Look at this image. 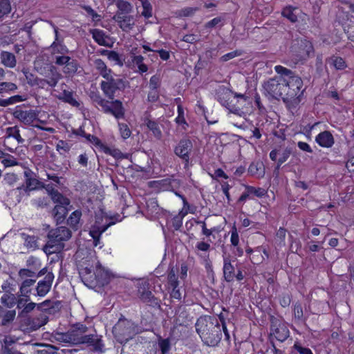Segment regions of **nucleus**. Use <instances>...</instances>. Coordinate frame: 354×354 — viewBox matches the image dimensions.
Listing matches in <instances>:
<instances>
[{
  "label": "nucleus",
  "mask_w": 354,
  "mask_h": 354,
  "mask_svg": "<svg viewBox=\"0 0 354 354\" xmlns=\"http://www.w3.org/2000/svg\"><path fill=\"white\" fill-rule=\"evenodd\" d=\"M23 73L25 75V77L27 80V82L29 85L33 86H39L41 87H44V80L41 78H39L32 73H30L28 71H23Z\"/></svg>",
  "instance_id": "nucleus-29"
},
{
  "label": "nucleus",
  "mask_w": 354,
  "mask_h": 354,
  "mask_svg": "<svg viewBox=\"0 0 354 354\" xmlns=\"http://www.w3.org/2000/svg\"><path fill=\"white\" fill-rule=\"evenodd\" d=\"M36 279H29L24 280L19 288V292L21 293V296H24V297H29V295L30 293V287L34 285L35 283Z\"/></svg>",
  "instance_id": "nucleus-35"
},
{
  "label": "nucleus",
  "mask_w": 354,
  "mask_h": 354,
  "mask_svg": "<svg viewBox=\"0 0 354 354\" xmlns=\"http://www.w3.org/2000/svg\"><path fill=\"white\" fill-rule=\"evenodd\" d=\"M17 89V86L12 82H0V93L14 91Z\"/></svg>",
  "instance_id": "nucleus-46"
},
{
  "label": "nucleus",
  "mask_w": 354,
  "mask_h": 354,
  "mask_svg": "<svg viewBox=\"0 0 354 354\" xmlns=\"http://www.w3.org/2000/svg\"><path fill=\"white\" fill-rule=\"evenodd\" d=\"M68 205H55L53 210V215L57 223H62L68 213Z\"/></svg>",
  "instance_id": "nucleus-25"
},
{
  "label": "nucleus",
  "mask_w": 354,
  "mask_h": 354,
  "mask_svg": "<svg viewBox=\"0 0 354 354\" xmlns=\"http://www.w3.org/2000/svg\"><path fill=\"white\" fill-rule=\"evenodd\" d=\"M293 313L295 318L298 320H301L304 317L303 309L301 305L299 303H296L294 306Z\"/></svg>",
  "instance_id": "nucleus-54"
},
{
  "label": "nucleus",
  "mask_w": 354,
  "mask_h": 354,
  "mask_svg": "<svg viewBox=\"0 0 354 354\" xmlns=\"http://www.w3.org/2000/svg\"><path fill=\"white\" fill-rule=\"evenodd\" d=\"M316 142L321 147L325 148L331 147L335 142L332 133L328 131L319 133L315 138Z\"/></svg>",
  "instance_id": "nucleus-18"
},
{
  "label": "nucleus",
  "mask_w": 354,
  "mask_h": 354,
  "mask_svg": "<svg viewBox=\"0 0 354 354\" xmlns=\"http://www.w3.org/2000/svg\"><path fill=\"white\" fill-rule=\"evenodd\" d=\"M94 66L99 74L104 79L109 78V75L112 73L111 69L108 68L104 62L101 59H96L94 61Z\"/></svg>",
  "instance_id": "nucleus-27"
},
{
  "label": "nucleus",
  "mask_w": 354,
  "mask_h": 354,
  "mask_svg": "<svg viewBox=\"0 0 354 354\" xmlns=\"http://www.w3.org/2000/svg\"><path fill=\"white\" fill-rule=\"evenodd\" d=\"M146 124L157 139H160L162 138V131L158 124L156 121L147 119L146 120Z\"/></svg>",
  "instance_id": "nucleus-36"
},
{
  "label": "nucleus",
  "mask_w": 354,
  "mask_h": 354,
  "mask_svg": "<svg viewBox=\"0 0 354 354\" xmlns=\"http://www.w3.org/2000/svg\"><path fill=\"white\" fill-rule=\"evenodd\" d=\"M88 328L81 323H76L68 329L71 344H86L92 346L95 351H102L104 346L101 338L97 335L87 334Z\"/></svg>",
  "instance_id": "nucleus-3"
},
{
  "label": "nucleus",
  "mask_w": 354,
  "mask_h": 354,
  "mask_svg": "<svg viewBox=\"0 0 354 354\" xmlns=\"http://www.w3.org/2000/svg\"><path fill=\"white\" fill-rule=\"evenodd\" d=\"M71 57L69 56L62 55L55 57V64L58 66H66V64L69 62Z\"/></svg>",
  "instance_id": "nucleus-62"
},
{
  "label": "nucleus",
  "mask_w": 354,
  "mask_h": 354,
  "mask_svg": "<svg viewBox=\"0 0 354 354\" xmlns=\"http://www.w3.org/2000/svg\"><path fill=\"white\" fill-rule=\"evenodd\" d=\"M245 189L248 190V193H249L250 195L254 194L259 198L263 196L266 194V190L261 187L256 188L252 186L247 185L245 186Z\"/></svg>",
  "instance_id": "nucleus-44"
},
{
  "label": "nucleus",
  "mask_w": 354,
  "mask_h": 354,
  "mask_svg": "<svg viewBox=\"0 0 354 354\" xmlns=\"http://www.w3.org/2000/svg\"><path fill=\"white\" fill-rule=\"evenodd\" d=\"M295 8L292 7H286L282 11V15L289 19L291 22H296L297 21V16L294 13Z\"/></svg>",
  "instance_id": "nucleus-41"
},
{
  "label": "nucleus",
  "mask_w": 354,
  "mask_h": 354,
  "mask_svg": "<svg viewBox=\"0 0 354 354\" xmlns=\"http://www.w3.org/2000/svg\"><path fill=\"white\" fill-rule=\"evenodd\" d=\"M192 148L193 145L190 140L182 139L175 147L174 153L187 164Z\"/></svg>",
  "instance_id": "nucleus-11"
},
{
  "label": "nucleus",
  "mask_w": 354,
  "mask_h": 354,
  "mask_svg": "<svg viewBox=\"0 0 354 354\" xmlns=\"http://www.w3.org/2000/svg\"><path fill=\"white\" fill-rule=\"evenodd\" d=\"M19 276L21 278H25V277H36V272L35 271H32L30 269H21L19 271Z\"/></svg>",
  "instance_id": "nucleus-58"
},
{
  "label": "nucleus",
  "mask_w": 354,
  "mask_h": 354,
  "mask_svg": "<svg viewBox=\"0 0 354 354\" xmlns=\"http://www.w3.org/2000/svg\"><path fill=\"white\" fill-rule=\"evenodd\" d=\"M159 346L162 354H167L171 348V344L169 339H164L159 342Z\"/></svg>",
  "instance_id": "nucleus-53"
},
{
  "label": "nucleus",
  "mask_w": 354,
  "mask_h": 354,
  "mask_svg": "<svg viewBox=\"0 0 354 354\" xmlns=\"http://www.w3.org/2000/svg\"><path fill=\"white\" fill-rule=\"evenodd\" d=\"M197 10V8H184L179 11V15L182 17H190L192 16Z\"/></svg>",
  "instance_id": "nucleus-55"
},
{
  "label": "nucleus",
  "mask_w": 354,
  "mask_h": 354,
  "mask_svg": "<svg viewBox=\"0 0 354 354\" xmlns=\"http://www.w3.org/2000/svg\"><path fill=\"white\" fill-rule=\"evenodd\" d=\"M78 65L77 61L71 58L69 62L64 67L63 72L66 74H74L77 72Z\"/></svg>",
  "instance_id": "nucleus-39"
},
{
  "label": "nucleus",
  "mask_w": 354,
  "mask_h": 354,
  "mask_svg": "<svg viewBox=\"0 0 354 354\" xmlns=\"http://www.w3.org/2000/svg\"><path fill=\"white\" fill-rule=\"evenodd\" d=\"M1 63L6 67L13 68L16 66L15 55L8 51H2L0 54Z\"/></svg>",
  "instance_id": "nucleus-24"
},
{
  "label": "nucleus",
  "mask_w": 354,
  "mask_h": 354,
  "mask_svg": "<svg viewBox=\"0 0 354 354\" xmlns=\"http://www.w3.org/2000/svg\"><path fill=\"white\" fill-rule=\"evenodd\" d=\"M327 62L333 65L337 70H343L346 67L345 61L340 57L333 56L328 58Z\"/></svg>",
  "instance_id": "nucleus-37"
},
{
  "label": "nucleus",
  "mask_w": 354,
  "mask_h": 354,
  "mask_svg": "<svg viewBox=\"0 0 354 354\" xmlns=\"http://www.w3.org/2000/svg\"><path fill=\"white\" fill-rule=\"evenodd\" d=\"M118 126L121 136L123 139H127L131 136V131L127 124L124 123H119Z\"/></svg>",
  "instance_id": "nucleus-49"
},
{
  "label": "nucleus",
  "mask_w": 354,
  "mask_h": 354,
  "mask_svg": "<svg viewBox=\"0 0 354 354\" xmlns=\"http://www.w3.org/2000/svg\"><path fill=\"white\" fill-rule=\"evenodd\" d=\"M16 317L15 310H9L0 306V326L9 327Z\"/></svg>",
  "instance_id": "nucleus-15"
},
{
  "label": "nucleus",
  "mask_w": 354,
  "mask_h": 354,
  "mask_svg": "<svg viewBox=\"0 0 354 354\" xmlns=\"http://www.w3.org/2000/svg\"><path fill=\"white\" fill-rule=\"evenodd\" d=\"M47 191L49 195L51 197V199L54 203H58L57 205H69L70 200L66 197H64L61 193H59L57 190L54 189L51 186L48 185L47 186Z\"/></svg>",
  "instance_id": "nucleus-23"
},
{
  "label": "nucleus",
  "mask_w": 354,
  "mask_h": 354,
  "mask_svg": "<svg viewBox=\"0 0 354 354\" xmlns=\"http://www.w3.org/2000/svg\"><path fill=\"white\" fill-rule=\"evenodd\" d=\"M89 97L95 106H100L101 111L113 115L116 119L124 117L125 109L119 100L109 101L103 98L97 92L91 91Z\"/></svg>",
  "instance_id": "nucleus-5"
},
{
  "label": "nucleus",
  "mask_w": 354,
  "mask_h": 354,
  "mask_svg": "<svg viewBox=\"0 0 354 354\" xmlns=\"http://www.w3.org/2000/svg\"><path fill=\"white\" fill-rule=\"evenodd\" d=\"M2 306L6 308H12L16 304V297L12 293H5L1 297Z\"/></svg>",
  "instance_id": "nucleus-33"
},
{
  "label": "nucleus",
  "mask_w": 354,
  "mask_h": 354,
  "mask_svg": "<svg viewBox=\"0 0 354 354\" xmlns=\"http://www.w3.org/2000/svg\"><path fill=\"white\" fill-rule=\"evenodd\" d=\"M48 321V316L44 313L35 317H29L26 319V322L31 330H36L40 327L44 326Z\"/></svg>",
  "instance_id": "nucleus-20"
},
{
  "label": "nucleus",
  "mask_w": 354,
  "mask_h": 354,
  "mask_svg": "<svg viewBox=\"0 0 354 354\" xmlns=\"http://www.w3.org/2000/svg\"><path fill=\"white\" fill-rule=\"evenodd\" d=\"M45 77L46 79H43L44 81V86L45 84H48L51 87H55L57 84L59 80L62 77V75L55 66L50 65L47 66V72Z\"/></svg>",
  "instance_id": "nucleus-14"
},
{
  "label": "nucleus",
  "mask_w": 354,
  "mask_h": 354,
  "mask_svg": "<svg viewBox=\"0 0 354 354\" xmlns=\"http://www.w3.org/2000/svg\"><path fill=\"white\" fill-rule=\"evenodd\" d=\"M58 98L75 107H79L80 105V104L73 97V94L71 91L64 90L62 95L59 96Z\"/></svg>",
  "instance_id": "nucleus-31"
},
{
  "label": "nucleus",
  "mask_w": 354,
  "mask_h": 354,
  "mask_svg": "<svg viewBox=\"0 0 354 354\" xmlns=\"http://www.w3.org/2000/svg\"><path fill=\"white\" fill-rule=\"evenodd\" d=\"M168 281L171 286H178V281L176 276L174 268H171L168 274Z\"/></svg>",
  "instance_id": "nucleus-57"
},
{
  "label": "nucleus",
  "mask_w": 354,
  "mask_h": 354,
  "mask_svg": "<svg viewBox=\"0 0 354 354\" xmlns=\"http://www.w3.org/2000/svg\"><path fill=\"white\" fill-rule=\"evenodd\" d=\"M108 59L111 61L115 62L117 64L120 66L123 65L122 60L120 59L119 54L115 51L111 50L109 55Z\"/></svg>",
  "instance_id": "nucleus-59"
},
{
  "label": "nucleus",
  "mask_w": 354,
  "mask_h": 354,
  "mask_svg": "<svg viewBox=\"0 0 354 354\" xmlns=\"http://www.w3.org/2000/svg\"><path fill=\"white\" fill-rule=\"evenodd\" d=\"M113 19L117 22L119 27L125 32H129L132 30L135 25L134 18L130 15H120V14H115L113 17Z\"/></svg>",
  "instance_id": "nucleus-12"
},
{
  "label": "nucleus",
  "mask_w": 354,
  "mask_h": 354,
  "mask_svg": "<svg viewBox=\"0 0 354 354\" xmlns=\"http://www.w3.org/2000/svg\"><path fill=\"white\" fill-rule=\"evenodd\" d=\"M11 10L9 0H0V18L8 15Z\"/></svg>",
  "instance_id": "nucleus-42"
},
{
  "label": "nucleus",
  "mask_w": 354,
  "mask_h": 354,
  "mask_svg": "<svg viewBox=\"0 0 354 354\" xmlns=\"http://www.w3.org/2000/svg\"><path fill=\"white\" fill-rule=\"evenodd\" d=\"M5 183L9 186H14L18 180L17 175L14 173L6 174L3 178Z\"/></svg>",
  "instance_id": "nucleus-48"
},
{
  "label": "nucleus",
  "mask_w": 354,
  "mask_h": 354,
  "mask_svg": "<svg viewBox=\"0 0 354 354\" xmlns=\"http://www.w3.org/2000/svg\"><path fill=\"white\" fill-rule=\"evenodd\" d=\"M139 297L145 303L149 304L153 307L160 306L158 299L154 297L152 292L147 290L145 286L140 287L138 290Z\"/></svg>",
  "instance_id": "nucleus-19"
},
{
  "label": "nucleus",
  "mask_w": 354,
  "mask_h": 354,
  "mask_svg": "<svg viewBox=\"0 0 354 354\" xmlns=\"http://www.w3.org/2000/svg\"><path fill=\"white\" fill-rule=\"evenodd\" d=\"M61 306V301L48 299L38 304L37 309L43 312H46L48 314H55L60 310Z\"/></svg>",
  "instance_id": "nucleus-16"
},
{
  "label": "nucleus",
  "mask_w": 354,
  "mask_h": 354,
  "mask_svg": "<svg viewBox=\"0 0 354 354\" xmlns=\"http://www.w3.org/2000/svg\"><path fill=\"white\" fill-rule=\"evenodd\" d=\"M82 216V212L80 210H75L73 212L67 220V223L72 227H76L80 218Z\"/></svg>",
  "instance_id": "nucleus-38"
},
{
  "label": "nucleus",
  "mask_w": 354,
  "mask_h": 354,
  "mask_svg": "<svg viewBox=\"0 0 354 354\" xmlns=\"http://www.w3.org/2000/svg\"><path fill=\"white\" fill-rule=\"evenodd\" d=\"M71 235V231L64 226L50 230L47 235L48 241L43 248L44 252L50 255L61 251L64 247L62 242L69 240Z\"/></svg>",
  "instance_id": "nucleus-4"
},
{
  "label": "nucleus",
  "mask_w": 354,
  "mask_h": 354,
  "mask_svg": "<svg viewBox=\"0 0 354 354\" xmlns=\"http://www.w3.org/2000/svg\"><path fill=\"white\" fill-rule=\"evenodd\" d=\"M241 55V53L238 50L232 51L230 53H228L224 55H223L220 60L223 62H227L237 56H239Z\"/></svg>",
  "instance_id": "nucleus-60"
},
{
  "label": "nucleus",
  "mask_w": 354,
  "mask_h": 354,
  "mask_svg": "<svg viewBox=\"0 0 354 354\" xmlns=\"http://www.w3.org/2000/svg\"><path fill=\"white\" fill-rule=\"evenodd\" d=\"M136 48L132 49L130 53L131 62L133 64H136L138 71L140 73H146L148 71V66L144 64V57L142 55H137L133 52Z\"/></svg>",
  "instance_id": "nucleus-26"
},
{
  "label": "nucleus",
  "mask_w": 354,
  "mask_h": 354,
  "mask_svg": "<svg viewBox=\"0 0 354 354\" xmlns=\"http://www.w3.org/2000/svg\"><path fill=\"white\" fill-rule=\"evenodd\" d=\"M176 122L178 124H183L185 126H188V124L185 121L184 117V110L181 105L178 106V116L176 118Z\"/></svg>",
  "instance_id": "nucleus-50"
},
{
  "label": "nucleus",
  "mask_w": 354,
  "mask_h": 354,
  "mask_svg": "<svg viewBox=\"0 0 354 354\" xmlns=\"http://www.w3.org/2000/svg\"><path fill=\"white\" fill-rule=\"evenodd\" d=\"M223 277L227 282H232L235 277V269L229 257L223 259Z\"/></svg>",
  "instance_id": "nucleus-22"
},
{
  "label": "nucleus",
  "mask_w": 354,
  "mask_h": 354,
  "mask_svg": "<svg viewBox=\"0 0 354 354\" xmlns=\"http://www.w3.org/2000/svg\"><path fill=\"white\" fill-rule=\"evenodd\" d=\"M6 138H14L17 140V142L22 144L24 142V139L21 138L19 133V129L17 126L8 127L6 129Z\"/></svg>",
  "instance_id": "nucleus-34"
},
{
  "label": "nucleus",
  "mask_w": 354,
  "mask_h": 354,
  "mask_svg": "<svg viewBox=\"0 0 354 354\" xmlns=\"http://www.w3.org/2000/svg\"><path fill=\"white\" fill-rule=\"evenodd\" d=\"M223 21V19L221 17H215L209 21L207 22L205 25V27L207 28H214L221 24Z\"/></svg>",
  "instance_id": "nucleus-63"
},
{
  "label": "nucleus",
  "mask_w": 354,
  "mask_h": 354,
  "mask_svg": "<svg viewBox=\"0 0 354 354\" xmlns=\"http://www.w3.org/2000/svg\"><path fill=\"white\" fill-rule=\"evenodd\" d=\"M230 242L235 247H237L239 243V236L235 225L232 227L231 230Z\"/></svg>",
  "instance_id": "nucleus-52"
},
{
  "label": "nucleus",
  "mask_w": 354,
  "mask_h": 354,
  "mask_svg": "<svg viewBox=\"0 0 354 354\" xmlns=\"http://www.w3.org/2000/svg\"><path fill=\"white\" fill-rule=\"evenodd\" d=\"M115 5L118 9L115 14L120 15H129L133 10L132 5L126 1L118 0L115 1Z\"/></svg>",
  "instance_id": "nucleus-28"
},
{
  "label": "nucleus",
  "mask_w": 354,
  "mask_h": 354,
  "mask_svg": "<svg viewBox=\"0 0 354 354\" xmlns=\"http://www.w3.org/2000/svg\"><path fill=\"white\" fill-rule=\"evenodd\" d=\"M105 80L106 81L101 82L100 87L104 94L110 100L114 99L116 91L124 90L127 83L122 79H114L111 74Z\"/></svg>",
  "instance_id": "nucleus-8"
},
{
  "label": "nucleus",
  "mask_w": 354,
  "mask_h": 354,
  "mask_svg": "<svg viewBox=\"0 0 354 354\" xmlns=\"http://www.w3.org/2000/svg\"><path fill=\"white\" fill-rule=\"evenodd\" d=\"M183 215L178 214L175 216L171 220L172 227L175 230H178L183 224Z\"/></svg>",
  "instance_id": "nucleus-51"
},
{
  "label": "nucleus",
  "mask_w": 354,
  "mask_h": 354,
  "mask_svg": "<svg viewBox=\"0 0 354 354\" xmlns=\"http://www.w3.org/2000/svg\"><path fill=\"white\" fill-rule=\"evenodd\" d=\"M53 278L52 273H48L44 280L38 282L36 288L37 295L44 297L49 292Z\"/></svg>",
  "instance_id": "nucleus-17"
},
{
  "label": "nucleus",
  "mask_w": 354,
  "mask_h": 354,
  "mask_svg": "<svg viewBox=\"0 0 354 354\" xmlns=\"http://www.w3.org/2000/svg\"><path fill=\"white\" fill-rule=\"evenodd\" d=\"M21 236L24 239V245L27 248H30V249H32V250H35V249L38 248V245H37V239H38L37 236H30L25 233H21Z\"/></svg>",
  "instance_id": "nucleus-30"
},
{
  "label": "nucleus",
  "mask_w": 354,
  "mask_h": 354,
  "mask_svg": "<svg viewBox=\"0 0 354 354\" xmlns=\"http://www.w3.org/2000/svg\"><path fill=\"white\" fill-rule=\"evenodd\" d=\"M286 79L281 76H276L265 82L263 86L266 93L272 98L281 97L283 100L286 84Z\"/></svg>",
  "instance_id": "nucleus-7"
},
{
  "label": "nucleus",
  "mask_w": 354,
  "mask_h": 354,
  "mask_svg": "<svg viewBox=\"0 0 354 354\" xmlns=\"http://www.w3.org/2000/svg\"><path fill=\"white\" fill-rule=\"evenodd\" d=\"M12 115L23 124L31 125L34 121L37 120L38 113L35 110H25L21 106H17L15 109Z\"/></svg>",
  "instance_id": "nucleus-10"
},
{
  "label": "nucleus",
  "mask_w": 354,
  "mask_h": 354,
  "mask_svg": "<svg viewBox=\"0 0 354 354\" xmlns=\"http://www.w3.org/2000/svg\"><path fill=\"white\" fill-rule=\"evenodd\" d=\"M275 71L278 74H281V76L284 78H289L291 76H295V73L290 69H288L282 66H276L274 67Z\"/></svg>",
  "instance_id": "nucleus-43"
},
{
  "label": "nucleus",
  "mask_w": 354,
  "mask_h": 354,
  "mask_svg": "<svg viewBox=\"0 0 354 354\" xmlns=\"http://www.w3.org/2000/svg\"><path fill=\"white\" fill-rule=\"evenodd\" d=\"M55 338L58 342L71 344L68 330L66 333H56L55 334Z\"/></svg>",
  "instance_id": "nucleus-47"
},
{
  "label": "nucleus",
  "mask_w": 354,
  "mask_h": 354,
  "mask_svg": "<svg viewBox=\"0 0 354 354\" xmlns=\"http://www.w3.org/2000/svg\"><path fill=\"white\" fill-rule=\"evenodd\" d=\"M140 328L133 322L125 318H120L113 328V333L118 342L126 343L139 333Z\"/></svg>",
  "instance_id": "nucleus-6"
},
{
  "label": "nucleus",
  "mask_w": 354,
  "mask_h": 354,
  "mask_svg": "<svg viewBox=\"0 0 354 354\" xmlns=\"http://www.w3.org/2000/svg\"><path fill=\"white\" fill-rule=\"evenodd\" d=\"M277 321L272 322L271 330L275 338L282 342L288 337L289 330L284 325H277Z\"/></svg>",
  "instance_id": "nucleus-21"
},
{
  "label": "nucleus",
  "mask_w": 354,
  "mask_h": 354,
  "mask_svg": "<svg viewBox=\"0 0 354 354\" xmlns=\"http://www.w3.org/2000/svg\"><path fill=\"white\" fill-rule=\"evenodd\" d=\"M143 10L142 15L145 18H149L152 16V6L148 0H144L141 2Z\"/></svg>",
  "instance_id": "nucleus-45"
},
{
  "label": "nucleus",
  "mask_w": 354,
  "mask_h": 354,
  "mask_svg": "<svg viewBox=\"0 0 354 354\" xmlns=\"http://www.w3.org/2000/svg\"><path fill=\"white\" fill-rule=\"evenodd\" d=\"M159 99V92L156 89H150L148 96L147 100L150 102H156Z\"/></svg>",
  "instance_id": "nucleus-61"
},
{
  "label": "nucleus",
  "mask_w": 354,
  "mask_h": 354,
  "mask_svg": "<svg viewBox=\"0 0 354 354\" xmlns=\"http://www.w3.org/2000/svg\"><path fill=\"white\" fill-rule=\"evenodd\" d=\"M195 327L205 345L215 346L220 342L222 338L221 326L217 319L201 316L197 319Z\"/></svg>",
  "instance_id": "nucleus-1"
},
{
  "label": "nucleus",
  "mask_w": 354,
  "mask_h": 354,
  "mask_svg": "<svg viewBox=\"0 0 354 354\" xmlns=\"http://www.w3.org/2000/svg\"><path fill=\"white\" fill-rule=\"evenodd\" d=\"M286 84L283 102L288 109L293 113L301 102L304 91L303 81L300 77L295 75L286 78Z\"/></svg>",
  "instance_id": "nucleus-2"
},
{
  "label": "nucleus",
  "mask_w": 354,
  "mask_h": 354,
  "mask_svg": "<svg viewBox=\"0 0 354 354\" xmlns=\"http://www.w3.org/2000/svg\"><path fill=\"white\" fill-rule=\"evenodd\" d=\"M160 86V80L158 75H153L149 80V88L150 89H156Z\"/></svg>",
  "instance_id": "nucleus-56"
},
{
  "label": "nucleus",
  "mask_w": 354,
  "mask_h": 354,
  "mask_svg": "<svg viewBox=\"0 0 354 354\" xmlns=\"http://www.w3.org/2000/svg\"><path fill=\"white\" fill-rule=\"evenodd\" d=\"M93 39L100 46H109L106 41L108 37L102 30L95 29L92 32Z\"/></svg>",
  "instance_id": "nucleus-32"
},
{
  "label": "nucleus",
  "mask_w": 354,
  "mask_h": 354,
  "mask_svg": "<svg viewBox=\"0 0 354 354\" xmlns=\"http://www.w3.org/2000/svg\"><path fill=\"white\" fill-rule=\"evenodd\" d=\"M54 53L65 54L68 52V48L62 44V41H53L50 45Z\"/></svg>",
  "instance_id": "nucleus-40"
},
{
  "label": "nucleus",
  "mask_w": 354,
  "mask_h": 354,
  "mask_svg": "<svg viewBox=\"0 0 354 354\" xmlns=\"http://www.w3.org/2000/svg\"><path fill=\"white\" fill-rule=\"evenodd\" d=\"M24 176L26 177L25 185L23 184L18 186L13 191H19L20 193L21 191H24L28 195L30 191L37 189L41 185V183L37 179L32 178L28 171L24 172Z\"/></svg>",
  "instance_id": "nucleus-13"
},
{
  "label": "nucleus",
  "mask_w": 354,
  "mask_h": 354,
  "mask_svg": "<svg viewBox=\"0 0 354 354\" xmlns=\"http://www.w3.org/2000/svg\"><path fill=\"white\" fill-rule=\"evenodd\" d=\"M233 92L224 86H219L216 91V99L220 104L227 109L230 113L241 116L243 111L240 108L236 107L232 104Z\"/></svg>",
  "instance_id": "nucleus-9"
},
{
  "label": "nucleus",
  "mask_w": 354,
  "mask_h": 354,
  "mask_svg": "<svg viewBox=\"0 0 354 354\" xmlns=\"http://www.w3.org/2000/svg\"><path fill=\"white\" fill-rule=\"evenodd\" d=\"M48 198H45V197H43V198H39L37 199H35L34 201H33V204L35 205H36L37 207H46L48 205Z\"/></svg>",
  "instance_id": "nucleus-64"
}]
</instances>
